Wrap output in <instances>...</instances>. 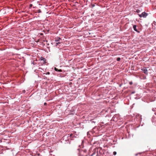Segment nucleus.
Here are the masks:
<instances>
[{
  "mask_svg": "<svg viewBox=\"0 0 156 156\" xmlns=\"http://www.w3.org/2000/svg\"><path fill=\"white\" fill-rule=\"evenodd\" d=\"M46 104H46V103H44V105H46Z\"/></svg>",
  "mask_w": 156,
  "mask_h": 156,
  "instance_id": "16",
  "label": "nucleus"
},
{
  "mask_svg": "<svg viewBox=\"0 0 156 156\" xmlns=\"http://www.w3.org/2000/svg\"><path fill=\"white\" fill-rule=\"evenodd\" d=\"M41 60L43 61L44 63H45V61H46V60L43 57H41Z\"/></svg>",
  "mask_w": 156,
  "mask_h": 156,
  "instance_id": "7",
  "label": "nucleus"
},
{
  "mask_svg": "<svg viewBox=\"0 0 156 156\" xmlns=\"http://www.w3.org/2000/svg\"><path fill=\"white\" fill-rule=\"evenodd\" d=\"M30 8H31L32 6L33 5L32 4H30L29 5Z\"/></svg>",
  "mask_w": 156,
  "mask_h": 156,
  "instance_id": "10",
  "label": "nucleus"
},
{
  "mask_svg": "<svg viewBox=\"0 0 156 156\" xmlns=\"http://www.w3.org/2000/svg\"><path fill=\"white\" fill-rule=\"evenodd\" d=\"M57 44H60V43L58 42V43H57Z\"/></svg>",
  "mask_w": 156,
  "mask_h": 156,
  "instance_id": "18",
  "label": "nucleus"
},
{
  "mask_svg": "<svg viewBox=\"0 0 156 156\" xmlns=\"http://www.w3.org/2000/svg\"><path fill=\"white\" fill-rule=\"evenodd\" d=\"M120 58H117V60L118 61H120Z\"/></svg>",
  "mask_w": 156,
  "mask_h": 156,
  "instance_id": "8",
  "label": "nucleus"
},
{
  "mask_svg": "<svg viewBox=\"0 0 156 156\" xmlns=\"http://www.w3.org/2000/svg\"><path fill=\"white\" fill-rule=\"evenodd\" d=\"M133 27L134 30L135 31H136L137 32H139V31H138V30H137V29L136 28V25H134L133 26Z\"/></svg>",
  "mask_w": 156,
  "mask_h": 156,
  "instance_id": "4",
  "label": "nucleus"
},
{
  "mask_svg": "<svg viewBox=\"0 0 156 156\" xmlns=\"http://www.w3.org/2000/svg\"><path fill=\"white\" fill-rule=\"evenodd\" d=\"M140 11L139 9H137L136 10V12L137 13L139 12Z\"/></svg>",
  "mask_w": 156,
  "mask_h": 156,
  "instance_id": "11",
  "label": "nucleus"
},
{
  "mask_svg": "<svg viewBox=\"0 0 156 156\" xmlns=\"http://www.w3.org/2000/svg\"><path fill=\"white\" fill-rule=\"evenodd\" d=\"M23 92H25V90H23Z\"/></svg>",
  "mask_w": 156,
  "mask_h": 156,
  "instance_id": "17",
  "label": "nucleus"
},
{
  "mask_svg": "<svg viewBox=\"0 0 156 156\" xmlns=\"http://www.w3.org/2000/svg\"><path fill=\"white\" fill-rule=\"evenodd\" d=\"M79 156H87V154L85 151H80Z\"/></svg>",
  "mask_w": 156,
  "mask_h": 156,
  "instance_id": "1",
  "label": "nucleus"
},
{
  "mask_svg": "<svg viewBox=\"0 0 156 156\" xmlns=\"http://www.w3.org/2000/svg\"><path fill=\"white\" fill-rule=\"evenodd\" d=\"M38 12H39V13H40V12H41V10L40 9H38Z\"/></svg>",
  "mask_w": 156,
  "mask_h": 156,
  "instance_id": "12",
  "label": "nucleus"
},
{
  "mask_svg": "<svg viewBox=\"0 0 156 156\" xmlns=\"http://www.w3.org/2000/svg\"><path fill=\"white\" fill-rule=\"evenodd\" d=\"M54 69L56 71H57V72H62V70L61 69H58V68H56V67H55L54 68Z\"/></svg>",
  "mask_w": 156,
  "mask_h": 156,
  "instance_id": "5",
  "label": "nucleus"
},
{
  "mask_svg": "<svg viewBox=\"0 0 156 156\" xmlns=\"http://www.w3.org/2000/svg\"><path fill=\"white\" fill-rule=\"evenodd\" d=\"M141 70L144 72L147 75L148 73L147 70L146 68H142Z\"/></svg>",
  "mask_w": 156,
  "mask_h": 156,
  "instance_id": "3",
  "label": "nucleus"
},
{
  "mask_svg": "<svg viewBox=\"0 0 156 156\" xmlns=\"http://www.w3.org/2000/svg\"><path fill=\"white\" fill-rule=\"evenodd\" d=\"M116 154V151H114L113 152V154L114 155H115Z\"/></svg>",
  "mask_w": 156,
  "mask_h": 156,
  "instance_id": "9",
  "label": "nucleus"
},
{
  "mask_svg": "<svg viewBox=\"0 0 156 156\" xmlns=\"http://www.w3.org/2000/svg\"><path fill=\"white\" fill-rule=\"evenodd\" d=\"M102 156H106V155H105V154L104 153L102 155Z\"/></svg>",
  "mask_w": 156,
  "mask_h": 156,
  "instance_id": "14",
  "label": "nucleus"
},
{
  "mask_svg": "<svg viewBox=\"0 0 156 156\" xmlns=\"http://www.w3.org/2000/svg\"><path fill=\"white\" fill-rule=\"evenodd\" d=\"M147 14L145 12H143L141 14L139 15V16L140 17H145L147 16Z\"/></svg>",
  "mask_w": 156,
  "mask_h": 156,
  "instance_id": "2",
  "label": "nucleus"
},
{
  "mask_svg": "<svg viewBox=\"0 0 156 156\" xmlns=\"http://www.w3.org/2000/svg\"><path fill=\"white\" fill-rule=\"evenodd\" d=\"M50 73L49 72H48L46 73V74L49 75L50 74Z\"/></svg>",
  "mask_w": 156,
  "mask_h": 156,
  "instance_id": "13",
  "label": "nucleus"
},
{
  "mask_svg": "<svg viewBox=\"0 0 156 156\" xmlns=\"http://www.w3.org/2000/svg\"><path fill=\"white\" fill-rule=\"evenodd\" d=\"M129 84H130V85H132V84H133V83L132 82H129Z\"/></svg>",
  "mask_w": 156,
  "mask_h": 156,
  "instance_id": "15",
  "label": "nucleus"
},
{
  "mask_svg": "<svg viewBox=\"0 0 156 156\" xmlns=\"http://www.w3.org/2000/svg\"><path fill=\"white\" fill-rule=\"evenodd\" d=\"M96 156H98V154H97V155Z\"/></svg>",
  "mask_w": 156,
  "mask_h": 156,
  "instance_id": "19",
  "label": "nucleus"
},
{
  "mask_svg": "<svg viewBox=\"0 0 156 156\" xmlns=\"http://www.w3.org/2000/svg\"><path fill=\"white\" fill-rule=\"evenodd\" d=\"M60 40H61V39L60 38L58 37H57V38H56L55 39V41L57 42V41H59Z\"/></svg>",
  "mask_w": 156,
  "mask_h": 156,
  "instance_id": "6",
  "label": "nucleus"
}]
</instances>
